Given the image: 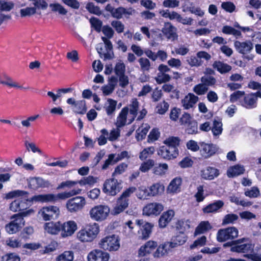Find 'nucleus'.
I'll use <instances>...</instances> for the list:
<instances>
[{
  "instance_id": "f257e3e1",
  "label": "nucleus",
  "mask_w": 261,
  "mask_h": 261,
  "mask_svg": "<svg viewBox=\"0 0 261 261\" xmlns=\"http://www.w3.org/2000/svg\"><path fill=\"white\" fill-rule=\"evenodd\" d=\"M147 112L143 107L139 108V102L137 99H133L127 107L122 109L116 122L117 127H121L126 124L131 123L137 117V120L144 118Z\"/></svg>"
},
{
  "instance_id": "f03ea898",
  "label": "nucleus",
  "mask_w": 261,
  "mask_h": 261,
  "mask_svg": "<svg viewBox=\"0 0 261 261\" xmlns=\"http://www.w3.org/2000/svg\"><path fill=\"white\" fill-rule=\"evenodd\" d=\"M82 190L76 189L70 191H65L57 194H47L36 195L32 197L31 201L35 202H56L60 200H65L74 195L81 194Z\"/></svg>"
},
{
  "instance_id": "7ed1b4c3",
  "label": "nucleus",
  "mask_w": 261,
  "mask_h": 261,
  "mask_svg": "<svg viewBox=\"0 0 261 261\" xmlns=\"http://www.w3.org/2000/svg\"><path fill=\"white\" fill-rule=\"evenodd\" d=\"M100 232L98 224L94 222L82 227L76 234V239L82 243H90L93 241Z\"/></svg>"
},
{
  "instance_id": "20e7f679",
  "label": "nucleus",
  "mask_w": 261,
  "mask_h": 261,
  "mask_svg": "<svg viewBox=\"0 0 261 261\" xmlns=\"http://www.w3.org/2000/svg\"><path fill=\"white\" fill-rule=\"evenodd\" d=\"M135 187H129L125 190L117 199L111 212L112 215L116 216L122 213L128 206V198L135 192Z\"/></svg>"
},
{
  "instance_id": "39448f33",
  "label": "nucleus",
  "mask_w": 261,
  "mask_h": 261,
  "mask_svg": "<svg viewBox=\"0 0 261 261\" xmlns=\"http://www.w3.org/2000/svg\"><path fill=\"white\" fill-rule=\"evenodd\" d=\"M98 245L105 251L115 252L120 247V239L116 234H110L101 238Z\"/></svg>"
},
{
  "instance_id": "423d86ee",
  "label": "nucleus",
  "mask_w": 261,
  "mask_h": 261,
  "mask_svg": "<svg viewBox=\"0 0 261 261\" xmlns=\"http://www.w3.org/2000/svg\"><path fill=\"white\" fill-rule=\"evenodd\" d=\"M246 239H238L231 243H227L224 244V247L231 246L230 251L237 253H244V256L251 253L254 245L250 243H245Z\"/></svg>"
},
{
  "instance_id": "0eeeda50",
  "label": "nucleus",
  "mask_w": 261,
  "mask_h": 261,
  "mask_svg": "<svg viewBox=\"0 0 261 261\" xmlns=\"http://www.w3.org/2000/svg\"><path fill=\"white\" fill-rule=\"evenodd\" d=\"M60 215V210L55 205L44 206L38 211L37 217L44 221L57 219Z\"/></svg>"
},
{
  "instance_id": "6e6552de",
  "label": "nucleus",
  "mask_w": 261,
  "mask_h": 261,
  "mask_svg": "<svg viewBox=\"0 0 261 261\" xmlns=\"http://www.w3.org/2000/svg\"><path fill=\"white\" fill-rule=\"evenodd\" d=\"M110 213L109 206L99 204L92 207L89 211L90 218L96 222H102L106 220Z\"/></svg>"
},
{
  "instance_id": "1a4fd4ad",
  "label": "nucleus",
  "mask_w": 261,
  "mask_h": 261,
  "mask_svg": "<svg viewBox=\"0 0 261 261\" xmlns=\"http://www.w3.org/2000/svg\"><path fill=\"white\" fill-rule=\"evenodd\" d=\"M86 204V200L83 196H76L67 200L66 207L71 213L81 211Z\"/></svg>"
},
{
  "instance_id": "9d476101",
  "label": "nucleus",
  "mask_w": 261,
  "mask_h": 261,
  "mask_svg": "<svg viewBox=\"0 0 261 261\" xmlns=\"http://www.w3.org/2000/svg\"><path fill=\"white\" fill-rule=\"evenodd\" d=\"M122 189L121 182L114 178L107 179L103 185V192L107 195L115 196Z\"/></svg>"
},
{
  "instance_id": "9b49d317",
  "label": "nucleus",
  "mask_w": 261,
  "mask_h": 261,
  "mask_svg": "<svg viewBox=\"0 0 261 261\" xmlns=\"http://www.w3.org/2000/svg\"><path fill=\"white\" fill-rule=\"evenodd\" d=\"M239 236V231L235 227H229L219 229L217 233V240L223 242L228 240H232Z\"/></svg>"
},
{
  "instance_id": "f8f14e48",
  "label": "nucleus",
  "mask_w": 261,
  "mask_h": 261,
  "mask_svg": "<svg viewBox=\"0 0 261 261\" xmlns=\"http://www.w3.org/2000/svg\"><path fill=\"white\" fill-rule=\"evenodd\" d=\"M163 204L158 202H149L143 208L142 214L147 217H156L164 210Z\"/></svg>"
},
{
  "instance_id": "ddd939ff",
  "label": "nucleus",
  "mask_w": 261,
  "mask_h": 261,
  "mask_svg": "<svg viewBox=\"0 0 261 261\" xmlns=\"http://www.w3.org/2000/svg\"><path fill=\"white\" fill-rule=\"evenodd\" d=\"M159 13L164 18L170 20H175L183 24L191 25L193 19L191 17L183 18L179 14L175 11H170L168 10H161Z\"/></svg>"
},
{
  "instance_id": "4468645a",
  "label": "nucleus",
  "mask_w": 261,
  "mask_h": 261,
  "mask_svg": "<svg viewBox=\"0 0 261 261\" xmlns=\"http://www.w3.org/2000/svg\"><path fill=\"white\" fill-rule=\"evenodd\" d=\"M12 220L5 226L6 231L10 234L17 232L24 225L25 221L20 216L14 215Z\"/></svg>"
},
{
  "instance_id": "2eb2a0df",
  "label": "nucleus",
  "mask_w": 261,
  "mask_h": 261,
  "mask_svg": "<svg viewBox=\"0 0 261 261\" xmlns=\"http://www.w3.org/2000/svg\"><path fill=\"white\" fill-rule=\"evenodd\" d=\"M77 224L73 220L61 222L60 236L62 238L71 237L77 229Z\"/></svg>"
},
{
  "instance_id": "dca6fc26",
  "label": "nucleus",
  "mask_w": 261,
  "mask_h": 261,
  "mask_svg": "<svg viewBox=\"0 0 261 261\" xmlns=\"http://www.w3.org/2000/svg\"><path fill=\"white\" fill-rule=\"evenodd\" d=\"M200 145V154L204 159H208L214 155L219 150L218 147L213 143L201 142Z\"/></svg>"
},
{
  "instance_id": "f3484780",
  "label": "nucleus",
  "mask_w": 261,
  "mask_h": 261,
  "mask_svg": "<svg viewBox=\"0 0 261 261\" xmlns=\"http://www.w3.org/2000/svg\"><path fill=\"white\" fill-rule=\"evenodd\" d=\"M158 154L163 159L170 160L175 159L178 155V149L167 146H161L157 151Z\"/></svg>"
},
{
  "instance_id": "a211bd4d",
  "label": "nucleus",
  "mask_w": 261,
  "mask_h": 261,
  "mask_svg": "<svg viewBox=\"0 0 261 261\" xmlns=\"http://www.w3.org/2000/svg\"><path fill=\"white\" fill-rule=\"evenodd\" d=\"M157 247L156 241L149 240L140 246L138 251V256L144 257L153 254Z\"/></svg>"
},
{
  "instance_id": "6ab92c4d",
  "label": "nucleus",
  "mask_w": 261,
  "mask_h": 261,
  "mask_svg": "<svg viewBox=\"0 0 261 261\" xmlns=\"http://www.w3.org/2000/svg\"><path fill=\"white\" fill-rule=\"evenodd\" d=\"M110 255L106 251L100 249H94L87 255L88 261H109Z\"/></svg>"
},
{
  "instance_id": "aec40b11",
  "label": "nucleus",
  "mask_w": 261,
  "mask_h": 261,
  "mask_svg": "<svg viewBox=\"0 0 261 261\" xmlns=\"http://www.w3.org/2000/svg\"><path fill=\"white\" fill-rule=\"evenodd\" d=\"M31 199L32 198L29 200L28 197H25L24 196L17 198L11 203L9 208L14 212L22 211L27 208L28 206V201L32 202Z\"/></svg>"
},
{
  "instance_id": "412c9836",
  "label": "nucleus",
  "mask_w": 261,
  "mask_h": 261,
  "mask_svg": "<svg viewBox=\"0 0 261 261\" xmlns=\"http://www.w3.org/2000/svg\"><path fill=\"white\" fill-rule=\"evenodd\" d=\"M234 46L238 53L244 55L249 54L253 48V43L249 40L243 42L236 41Z\"/></svg>"
},
{
  "instance_id": "4be33fe9",
  "label": "nucleus",
  "mask_w": 261,
  "mask_h": 261,
  "mask_svg": "<svg viewBox=\"0 0 261 261\" xmlns=\"http://www.w3.org/2000/svg\"><path fill=\"white\" fill-rule=\"evenodd\" d=\"M182 182V179L181 177L174 178L167 187V193L172 195L179 193L181 191Z\"/></svg>"
},
{
  "instance_id": "5701e85b",
  "label": "nucleus",
  "mask_w": 261,
  "mask_h": 261,
  "mask_svg": "<svg viewBox=\"0 0 261 261\" xmlns=\"http://www.w3.org/2000/svg\"><path fill=\"white\" fill-rule=\"evenodd\" d=\"M172 248L168 242H164L159 245L155 249L152 254L154 258H160L163 257L168 254L171 251Z\"/></svg>"
},
{
  "instance_id": "b1692460",
  "label": "nucleus",
  "mask_w": 261,
  "mask_h": 261,
  "mask_svg": "<svg viewBox=\"0 0 261 261\" xmlns=\"http://www.w3.org/2000/svg\"><path fill=\"white\" fill-rule=\"evenodd\" d=\"M220 174L219 170L215 167L208 166L200 171L201 177L206 180H213Z\"/></svg>"
},
{
  "instance_id": "393cba45",
  "label": "nucleus",
  "mask_w": 261,
  "mask_h": 261,
  "mask_svg": "<svg viewBox=\"0 0 261 261\" xmlns=\"http://www.w3.org/2000/svg\"><path fill=\"white\" fill-rule=\"evenodd\" d=\"M177 29L170 22L165 23L164 27L162 29L163 34L167 39L172 41L177 39L178 35L176 33Z\"/></svg>"
},
{
  "instance_id": "a878e982",
  "label": "nucleus",
  "mask_w": 261,
  "mask_h": 261,
  "mask_svg": "<svg viewBox=\"0 0 261 261\" xmlns=\"http://www.w3.org/2000/svg\"><path fill=\"white\" fill-rule=\"evenodd\" d=\"M199 100L198 96L192 93H188L181 100V106L185 110L193 108Z\"/></svg>"
},
{
  "instance_id": "bb28decb",
  "label": "nucleus",
  "mask_w": 261,
  "mask_h": 261,
  "mask_svg": "<svg viewBox=\"0 0 261 261\" xmlns=\"http://www.w3.org/2000/svg\"><path fill=\"white\" fill-rule=\"evenodd\" d=\"M175 212L172 210H169L164 212L160 216L159 221V226L161 228H165L171 222L174 216Z\"/></svg>"
},
{
  "instance_id": "cd10ccee",
  "label": "nucleus",
  "mask_w": 261,
  "mask_h": 261,
  "mask_svg": "<svg viewBox=\"0 0 261 261\" xmlns=\"http://www.w3.org/2000/svg\"><path fill=\"white\" fill-rule=\"evenodd\" d=\"M28 181L30 187L34 190L48 187L50 185L48 181L40 177H31Z\"/></svg>"
},
{
  "instance_id": "c85d7f7f",
  "label": "nucleus",
  "mask_w": 261,
  "mask_h": 261,
  "mask_svg": "<svg viewBox=\"0 0 261 261\" xmlns=\"http://www.w3.org/2000/svg\"><path fill=\"white\" fill-rule=\"evenodd\" d=\"M60 221L46 222L43 225L45 231L50 234L57 235L60 232Z\"/></svg>"
},
{
  "instance_id": "c756f323",
  "label": "nucleus",
  "mask_w": 261,
  "mask_h": 261,
  "mask_svg": "<svg viewBox=\"0 0 261 261\" xmlns=\"http://www.w3.org/2000/svg\"><path fill=\"white\" fill-rule=\"evenodd\" d=\"M117 84V79L112 76L109 78L108 83L107 85H105L101 87V90L102 94L105 96H107L111 94Z\"/></svg>"
},
{
  "instance_id": "7c9ffc66",
  "label": "nucleus",
  "mask_w": 261,
  "mask_h": 261,
  "mask_svg": "<svg viewBox=\"0 0 261 261\" xmlns=\"http://www.w3.org/2000/svg\"><path fill=\"white\" fill-rule=\"evenodd\" d=\"M148 189L150 197H156L163 194L165 191V186L163 184L157 182L151 185Z\"/></svg>"
},
{
  "instance_id": "2f4dec72",
  "label": "nucleus",
  "mask_w": 261,
  "mask_h": 261,
  "mask_svg": "<svg viewBox=\"0 0 261 261\" xmlns=\"http://www.w3.org/2000/svg\"><path fill=\"white\" fill-rule=\"evenodd\" d=\"M241 105L246 109H253L256 106V98L253 93L246 95L243 100L241 102Z\"/></svg>"
},
{
  "instance_id": "473e14b6",
  "label": "nucleus",
  "mask_w": 261,
  "mask_h": 261,
  "mask_svg": "<svg viewBox=\"0 0 261 261\" xmlns=\"http://www.w3.org/2000/svg\"><path fill=\"white\" fill-rule=\"evenodd\" d=\"M188 237L183 232H180L178 234L174 237L171 241L168 242L172 249L178 246L182 245L187 241Z\"/></svg>"
},
{
  "instance_id": "72a5a7b5",
  "label": "nucleus",
  "mask_w": 261,
  "mask_h": 261,
  "mask_svg": "<svg viewBox=\"0 0 261 261\" xmlns=\"http://www.w3.org/2000/svg\"><path fill=\"white\" fill-rule=\"evenodd\" d=\"M224 204L222 200H217L203 207L202 211L205 214L216 213L224 206Z\"/></svg>"
},
{
  "instance_id": "f704fd0d",
  "label": "nucleus",
  "mask_w": 261,
  "mask_h": 261,
  "mask_svg": "<svg viewBox=\"0 0 261 261\" xmlns=\"http://www.w3.org/2000/svg\"><path fill=\"white\" fill-rule=\"evenodd\" d=\"M41 247V245L39 243L33 242L23 244L21 249V254L23 255H30L32 251L39 249Z\"/></svg>"
},
{
  "instance_id": "c9c22d12",
  "label": "nucleus",
  "mask_w": 261,
  "mask_h": 261,
  "mask_svg": "<svg viewBox=\"0 0 261 261\" xmlns=\"http://www.w3.org/2000/svg\"><path fill=\"white\" fill-rule=\"evenodd\" d=\"M212 228V226L208 221H201L196 227L194 232V236L204 233Z\"/></svg>"
},
{
  "instance_id": "e433bc0d",
  "label": "nucleus",
  "mask_w": 261,
  "mask_h": 261,
  "mask_svg": "<svg viewBox=\"0 0 261 261\" xmlns=\"http://www.w3.org/2000/svg\"><path fill=\"white\" fill-rule=\"evenodd\" d=\"M6 243L8 247L13 249H22L23 244L21 239L14 237L8 238Z\"/></svg>"
},
{
  "instance_id": "4c0bfd02",
  "label": "nucleus",
  "mask_w": 261,
  "mask_h": 261,
  "mask_svg": "<svg viewBox=\"0 0 261 261\" xmlns=\"http://www.w3.org/2000/svg\"><path fill=\"white\" fill-rule=\"evenodd\" d=\"M245 171L243 166L236 165L228 168L227 172V176L229 177H233L243 174Z\"/></svg>"
},
{
  "instance_id": "58836bf2",
  "label": "nucleus",
  "mask_w": 261,
  "mask_h": 261,
  "mask_svg": "<svg viewBox=\"0 0 261 261\" xmlns=\"http://www.w3.org/2000/svg\"><path fill=\"white\" fill-rule=\"evenodd\" d=\"M245 257L252 261H261V245L254 247L251 253L246 254Z\"/></svg>"
},
{
  "instance_id": "ea45409f",
  "label": "nucleus",
  "mask_w": 261,
  "mask_h": 261,
  "mask_svg": "<svg viewBox=\"0 0 261 261\" xmlns=\"http://www.w3.org/2000/svg\"><path fill=\"white\" fill-rule=\"evenodd\" d=\"M213 67L221 74L228 72L231 69L230 65L219 61L214 62Z\"/></svg>"
},
{
  "instance_id": "a19ab883",
  "label": "nucleus",
  "mask_w": 261,
  "mask_h": 261,
  "mask_svg": "<svg viewBox=\"0 0 261 261\" xmlns=\"http://www.w3.org/2000/svg\"><path fill=\"white\" fill-rule=\"evenodd\" d=\"M117 101L108 98L105 103L104 108L108 115H112L116 110Z\"/></svg>"
},
{
  "instance_id": "79ce46f5",
  "label": "nucleus",
  "mask_w": 261,
  "mask_h": 261,
  "mask_svg": "<svg viewBox=\"0 0 261 261\" xmlns=\"http://www.w3.org/2000/svg\"><path fill=\"white\" fill-rule=\"evenodd\" d=\"M168 165L166 163L156 164L153 168V173L158 176L165 175L168 172Z\"/></svg>"
},
{
  "instance_id": "37998d69",
  "label": "nucleus",
  "mask_w": 261,
  "mask_h": 261,
  "mask_svg": "<svg viewBox=\"0 0 261 261\" xmlns=\"http://www.w3.org/2000/svg\"><path fill=\"white\" fill-rule=\"evenodd\" d=\"M135 191L136 192V196L139 199L146 200L149 197H150L149 189L148 190L147 188L144 186H140L137 190L136 189Z\"/></svg>"
},
{
  "instance_id": "c03bdc74",
  "label": "nucleus",
  "mask_w": 261,
  "mask_h": 261,
  "mask_svg": "<svg viewBox=\"0 0 261 261\" xmlns=\"http://www.w3.org/2000/svg\"><path fill=\"white\" fill-rule=\"evenodd\" d=\"M121 160V159L118 154H111L109 155L108 159L105 161L102 168L106 169L109 165H114Z\"/></svg>"
},
{
  "instance_id": "a18cd8bd",
  "label": "nucleus",
  "mask_w": 261,
  "mask_h": 261,
  "mask_svg": "<svg viewBox=\"0 0 261 261\" xmlns=\"http://www.w3.org/2000/svg\"><path fill=\"white\" fill-rule=\"evenodd\" d=\"M150 128L148 124H143L136 130V138L138 140H142L146 135Z\"/></svg>"
},
{
  "instance_id": "49530a36",
  "label": "nucleus",
  "mask_w": 261,
  "mask_h": 261,
  "mask_svg": "<svg viewBox=\"0 0 261 261\" xmlns=\"http://www.w3.org/2000/svg\"><path fill=\"white\" fill-rule=\"evenodd\" d=\"M98 181V178L93 176L84 177L79 180V184L81 186H92Z\"/></svg>"
},
{
  "instance_id": "de8ad7c7",
  "label": "nucleus",
  "mask_w": 261,
  "mask_h": 261,
  "mask_svg": "<svg viewBox=\"0 0 261 261\" xmlns=\"http://www.w3.org/2000/svg\"><path fill=\"white\" fill-rule=\"evenodd\" d=\"M73 252L71 251H65L56 257V261H73Z\"/></svg>"
},
{
  "instance_id": "09e8293b",
  "label": "nucleus",
  "mask_w": 261,
  "mask_h": 261,
  "mask_svg": "<svg viewBox=\"0 0 261 261\" xmlns=\"http://www.w3.org/2000/svg\"><path fill=\"white\" fill-rule=\"evenodd\" d=\"M15 4L11 1L0 0V11L9 12L14 8Z\"/></svg>"
},
{
  "instance_id": "8fccbe9b",
  "label": "nucleus",
  "mask_w": 261,
  "mask_h": 261,
  "mask_svg": "<svg viewBox=\"0 0 261 261\" xmlns=\"http://www.w3.org/2000/svg\"><path fill=\"white\" fill-rule=\"evenodd\" d=\"M23 196H24L25 197H28V193L23 191L14 190L6 194L5 198L7 199H12L13 198H18Z\"/></svg>"
},
{
  "instance_id": "3c124183",
  "label": "nucleus",
  "mask_w": 261,
  "mask_h": 261,
  "mask_svg": "<svg viewBox=\"0 0 261 261\" xmlns=\"http://www.w3.org/2000/svg\"><path fill=\"white\" fill-rule=\"evenodd\" d=\"M49 7L53 12H58L59 14L65 15L67 13V10L59 3L50 4Z\"/></svg>"
},
{
  "instance_id": "603ef678",
  "label": "nucleus",
  "mask_w": 261,
  "mask_h": 261,
  "mask_svg": "<svg viewBox=\"0 0 261 261\" xmlns=\"http://www.w3.org/2000/svg\"><path fill=\"white\" fill-rule=\"evenodd\" d=\"M153 227V224L150 223L146 222L144 223L143 225V230L142 231V238L143 239L146 240L149 237L152 232Z\"/></svg>"
},
{
  "instance_id": "864d4df0",
  "label": "nucleus",
  "mask_w": 261,
  "mask_h": 261,
  "mask_svg": "<svg viewBox=\"0 0 261 261\" xmlns=\"http://www.w3.org/2000/svg\"><path fill=\"white\" fill-rule=\"evenodd\" d=\"M73 111L78 114H84L86 111V102L85 100H78L75 106L72 107Z\"/></svg>"
},
{
  "instance_id": "5fc2aeb1",
  "label": "nucleus",
  "mask_w": 261,
  "mask_h": 261,
  "mask_svg": "<svg viewBox=\"0 0 261 261\" xmlns=\"http://www.w3.org/2000/svg\"><path fill=\"white\" fill-rule=\"evenodd\" d=\"M222 31L225 34L232 35L237 38L241 37L242 35L240 31L237 30L233 28L228 25L224 26Z\"/></svg>"
},
{
  "instance_id": "6e6d98bb",
  "label": "nucleus",
  "mask_w": 261,
  "mask_h": 261,
  "mask_svg": "<svg viewBox=\"0 0 261 261\" xmlns=\"http://www.w3.org/2000/svg\"><path fill=\"white\" fill-rule=\"evenodd\" d=\"M163 143L167 146L178 149L177 147L179 144V139L177 137H170L166 138Z\"/></svg>"
},
{
  "instance_id": "4d7b16f0",
  "label": "nucleus",
  "mask_w": 261,
  "mask_h": 261,
  "mask_svg": "<svg viewBox=\"0 0 261 261\" xmlns=\"http://www.w3.org/2000/svg\"><path fill=\"white\" fill-rule=\"evenodd\" d=\"M155 152L154 147L153 146L144 148L140 153L139 158L141 160H144L151 156Z\"/></svg>"
},
{
  "instance_id": "13d9d810",
  "label": "nucleus",
  "mask_w": 261,
  "mask_h": 261,
  "mask_svg": "<svg viewBox=\"0 0 261 261\" xmlns=\"http://www.w3.org/2000/svg\"><path fill=\"white\" fill-rule=\"evenodd\" d=\"M188 11L190 12L191 13L199 17H202L204 14V12L200 7H198L192 6L187 8H185L183 7V12H185Z\"/></svg>"
},
{
  "instance_id": "bf43d9fd",
  "label": "nucleus",
  "mask_w": 261,
  "mask_h": 261,
  "mask_svg": "<svg viewBox=\"0 0 261 261\" xmlns=\"http://www.w3.org/2000/svg\"><path fill=\"white\" fill-rule=\"evenodd\" d=\"M213 134L215 136H218L221 134L222 132V124L221 121L214 120L213 126L211 128Z\"/></svg>"
},
{
  "instance_id": "052dcab7",
  "label": "nucleus",
  "mask_w": 261,
  "mask_h": 261,
  "mask_svg": "<svg viewBox=\"0 0 261 261\" xmlns=\"http://www.w3.org/2000/svg\"><path fill=\"white\" fill-rule=\"evenodd\" d=\"M154 165V161L153 160L149 159L141 164L139 170L142 172L145 173L148 171Z\"/></svg>"
},
{
  "instance_id": "680f3d73",
  "label": "nucleus",
  "mask_w": 261,
  "mask_h": 261,
  "mask_svg": "<svg viewBox=\"0 0 261 261\" xmlns=\"http://www.w3.org/2000/svg\"><path fill=\"white\" fill-rule=\"evenodd\" d=\"M239 219V216L234 214H229L226 215L223 219L222 225H225L233 223Z\"/></svg>"
},
{
  "instance_id": "e2e57ef3",
  "label": "nucleus",
  "mask_w": 261,
  "mask_h": 261,
  "mask_svg": "<svg viewBox=\"0 0 261 261\" xmlns=\"http://www.w3.org/2000/svg\"><path fill=\"white\" fill-rule=\"evenodd\" d=\"M186 61L191 67H199L203 63V61L200 60L197 56L189 57L187 58Z\"/></svg>"
},
{
  "instance_id": "0e129e2a",
  "label": "nucleus",
  "mask_w": 261,
  "mask_h": 261,
  "mask_svg": "<svg viewBox=\"0 0 261 261\" xmlns=\"http://www.w3.org/2000/svg\"><path fill=\"white\" fill-rule=\"evenodd\" d=\"M207 194H205L203 186H199L197 188V192L195 195L196 201L198 202H202L207 196Z\"/></svg>"
},
{
  "instance_id": "69168bd1",
  "label": "nucleus",
  "mask_w": 261,
  "mask_h": 261,
  "mask_svg": "<svg viewBox=\"0 0 261 261\" xmlns=\"http://www.w3.org/2000/svg\"><path fill=\"white\" fill-rule=\"evenodd\" d=\"M245 195L250 198H256L259 196L260 192L256 187H253L250 189L245 191Z\"/></svg>"
},
{
  "instance_id": "338daca9",
  "label": "nucleus",
  "mask_w": 261,
  "mask_h": 261,
  "mask_svg": "<svg viewBox=\"0 0 261 261\" xmlns=\"http://www.w3.org/2000/svg\"><path fill=\"white\" fill-rule=\"evenodd\" d=\"M135 226V223H134L132 220H128L123 224V230L126 234H132L134 233Z\"/></svg>"
},
{
  "instance_id": "774afa93",
  "label": "nucleus",
  "mask_w": 261,
  "mask_h": 261,
  "mask_svg": "<svg viewBox=\"0 0 261 261\" xmlns=\"http://www.w3.org/2000/svg\"><path fill=\"white\" fill-rule=\"evenodd\" d=\"M1 261H20V257L16 253H9L2 257Z\"/></svg>"
}]
</instances>
